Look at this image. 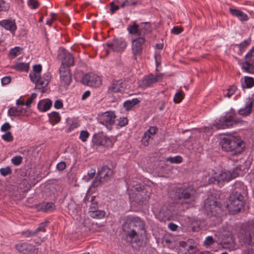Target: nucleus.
Instances as JSON below:
<instances>
[{"mask_svg":"<svg viewBox=\"0 0 254 254\" xmlns=\"http://www.w3.org/2000/svg\"><path fill=\"white\" fill-rule=\"evenodd\" d=\"M41 64L34 65L33 67V71L29 74V77L31 81L35 83V89L39 90L42 93H44L46 91L45 87L48 85L51 78V75L49 72H47L41 76Z\"/></svg>","mask_w":254,"mask_h":254,"instance_id":"nucleus-2","label":"nucleus"},{"mask_svg":"<svg viewBox=\"0 0 254 254\" xmlns=\"http://www.w3.org/2000/svg\"><path fill=\"white\" fill-rule=\"evenodd\" d=\"M244 79L245 86L243 84H242V87L243 88H250L252 87L254 85V78H253V77L245 76Z\"/></svg>","mask_w":254,"mask_h":254,"instance_id":"nucleus-35","label":"nucleus"},{"mask_svg":"<svg viewBox=\"0 0 254 254\" xmlns=\"http://www.w3.org/2000/svg\"><path fill=\"white\" fill-rule=\"evenodd\" d=\"M111 6V12L112 13H114L115 11L119 9L120 6L118 5H115L114 1H112L110 3Z\"/></svg>","mask_w":254,"mask_h":254,"instance_id":"nucleus-57","label":"nucleus"},{"mask_svg":"<svg viewBox=\"0 0 254 254\" xmlns=\"http://www.w3.org/2000/svg\"><path fill=\"white\" fill-rule=\"evenodd\" d=\"M79 126V124L78 122L75 121L73 122L69 126L68 128H67V132H69L71 130H73V129L76 128L77 127Z\"/></svg>","mask_w":254,"mask_h":254,"instance_id":"nucleus-58","label":"nucleus"},{"mask_svg":"<svg viewBox=\"0 0 254 254\" xmlns=\"http://www.w3.org/2000/svg\"><path fill=\"white\" fill-rule=\"evenodd\" d=\"M51 123L54 125L60 122L61 118L58 112H54L49 115Z\"/></svg>","mask_w":254,"mask_h":254,"instance_id":"nucleus-33","label":"nucleus"},{"mask_svg":"<svg viewBox=\"0 0 254 254\" xmlns=\"http://www.w3.org/2000/svg\"><path fill=\"white\" fill-rule=\"evenodd\" d=\"M234 178L231 171H228L222 172L217 176V178L216 177L210 178L209 181L210 183H214L215 181L219 183L222 181L228 182Z\"/></svg>","mask_w":254,"mask_h":254,"instance_id":"nucleus-20","label":"nucleus"},{"mask_svg":"<svg viewBox=\"0 0 254 254\" xmlns=\"http://www.w3.org/2000/svg\"><path fill=\"white\" fill-rule=\"evenodd\" d=\"M138 1L139 0H123L122 1L117 0V2L120 4L121 7L124 8L126 6L136 5Z\"/></svg>","mask_w":254,"mask_h":254,"instance_id":"nucleus-28","label":"nucleus"},{"mask_svg":"<svg viewBox=\"0 0 254 254\" xmlns=\"http://www.w3.org/2000/svg\"><path fill=\"white\" fill-rule=\"evenodd\" d=\"M150 138V136L147 132H145L142 138L141 141L144 146H147L149 144V140Z\"/></svg>","mask_w":254,"mask_h":254,"instance_id":"nucleus-46","label":"nucleus"},{"mask_svg":"<svg viewBox=\"0 0 254 254\" xmlns=\"http://www.w3.org/2000/svg\"><path fill=\"white\" fill-rule=\"evenodd\" d=\"M47 226V223H42L40 224V226L35 231L34 233H38L40 231H45V227Z\"/></svg>","mask_w":254,"mask_h":254,"instance_id":"nucleus-54","label":"nucleus"},{"mask_svg":"<svg viewBox=\"0 0 254 254\" xmlns=\"http://www.w3.org/2000/svg\"><path fill=\"white\" fill-rule=\"evenodd\" d=\"M102 134H95L92 138V142L94 144L97 146H101V143L102 139Z\"/></svg>","mask_w":254,"mask_h":254,"instance_id":"nucleus-39","label":"nucleus"},{"mask_svg":"<svg viewBox=\"0 0 254 254\" xmlns=\"http://www.w3.org/2000/svg\"><path fill=\"white\" fill-rule=\"evenodd\" d=\"M113 171L107 166H103L101 169L98 172L97 176L93 182L91 187L96 188L101 183L110 180L113 175Z\"/></svg>","mask_w":254,"mask_h":254,"instance_id":"nucleus-10","label":"nucleus"},{"mask_svg":"<svg viewBox=\"0 0 254 254\" xmlns=\"http://www.w3.org/2000/svg\"><path fill=\"white\" fill-rule=\"evenodd\" d=\"M187 250L189 253V254H192L195 252L196 248L194 246L188 244Z\"/></svg>","mask_w":254,"mask_h":254,"instance_id":"nucleus-61","label":"nucleus"},{"mask_svg":"<svg viewBox=\"0 0 254 254\" xmlns=\"http://www.w3.org/2000/svg\"><path fill=\"white\" fill-rule=\"evenodd\" d=\"M28 4L33 9L37 8L39 6V2L37 0H28Z\"/></svg>","mask_w":254,"mask_h":254,"instance_id":"nucleus-49","label":"nucleus"},{"mask_svg":"<svg viewBox=\"0 0 254 254\" xmlns=\"http://www.w3.org/2000/svg\"><path fill=\"white\" fill-rule=\"evenodd\" d=\"M238 237L241 245L247 248L249 254H254V227L242 231Z\"/></svg>","mask_w":254,"mask_h":254,"instance_id":"nucleus-6","label":"nucleus"},{"mask_svg":"<svg viewBox=\"0 0 254 254\" xmlns=\"http://www.w3.org/2000/svg\"><path fill=\"white\" fill-rule=\"evenodd\" d=\"M145 42L143 37H138L132 41V51L134 55H140L142 51V45Z\"/></svg>","mask_w":254,"mask_h":254,"instance_id":"nucleus-17","label":"nucleus"},{"mask_svg":"<svg viewBox=\"0 0 254 254\" xmlns=\"http://www.w3.org/2000/svg\"><path fill=\"white\" fill-rule=\"evenodd\" d=\"M184 97V94L182 91H179L176 93L174 98V101L176 103H179L181 102Z\"/></svg>","mask_w":254,"mask_h":254,"instance_id":"nucleus-40","label":"nucleus"},{"mask_svg":"<svg viewBox=\"0 0 254 254\" xmlns=\"http://www.w3.org/2000/svg\"><path fill=\"white\" fill-rule=\"evenodd\" d=\"M60 83L61 86L66 87L71 81V74L69 68L65 66H61L59 69Z\"/></svg>","mask_w":254,"mask_h":254,"instance_id":"nucleus-13","label":"nucleus"},{"mask_svg":"<svg viewBox=\"0 0 254 254\" xmlns=\"http://www.w3.org/2000/svg\"><path fill=\"white\" fill-rule=\"evenodd\" d=\"M157 130V128L156 127H151L147 130L146 132H147L149 135H154L156 133Z\"/></svg>","mask_w":254,"mask_h":254,"instance_id":"nucleus-62","label":"nucleus"},{"mask_svg":"<svg viewBox=\"0 0 254 254\" xmlns=\"http://www.w3.org/2000/svg\"><path fill=\"white\" fill-rule=\"evenodd\" d=\"M22 160V157L20 156H16L12 158L11 162L15 165H19L21 164Z\"/></svg>","mask_w":254,"mask_h":254,"instance_id":"nucleus-47","label":"nucleus"},{"mask_svg":"<svg viewBox=\"0 0 254 254\" xmlns=\"http://www.w3.org/2000/svg\"><path fill=\"white\" fill-rule=\"evenodd\" d=\"M251 39L249 38L246 40H245L243 42L239 45L240 49L241 51L244 50L251 43Z\"/></svg>","mask_w":254,"mask_h":254,"instance_id":"nucleus-51","label":"nucleus"},{"mask_svg":"<svg viewBox=\"0 0 254 254\" xmlns=\"http://www.w3.org/2000/svg\"><path fill=\"white\" fill-rule=\"evenodd\" d=\"M183 31V28L179 27L178 26H174L172 29V33L176 35H178L181 33Z\"/></svg>","mask_w":254,"mask_h":254,"instance_id":"nucleus-55","label":"nucleus"},{"mask_svg":"<svg viewBox=\"0 0 254 254\" xmlns=\"http://www.w3.org/2000/svg\"><path fill=\"white\" fill-rule=\"evenodd\" d=\"M126 46V42L122 39H115L112 41L105 44V47H107L106 51L107 54L110 50L115 52L123 51Z\"/></svg>","mask_w":254,"mask_h":254,"instance_id":"nucleus-12","label":"nucleus"},{"mask_svg":"<svg viewBox=\"0 0 254 254\" xmlns=\"http://www.w3.org/2000/svg\"><path fill=\"white\" fill-rule=\"evenodd\" d=\"M63 104L61 100H57L54 103V107L56 109H61L63 107Z\"/></svg>","mask_w":254,"mask_h":254,"instance_id":"nucleus-64","label":"nucleus"},{"mask_svg":"<svg viewBox=\"0 0 254 254\" xmlns=\"http://www.w3.org/2000/svg\"><path fill=\"white\" fill-rule=\"evenodd\" d=\"M128 123V120L127 118H120L119 122L118 125L120 127H124L127 125Z\"/></svg>","mask_w":254,"mask_h":254,"instance_id":"nucleus-56","label":"nucleus"},{"mask_svg":"<svg viewBox=\"0 0 254 254\" xmlns=\"http://www.w3.org/2000/svg\"><path fill=\"white\" fill-rule=\"evenodd\" d=\"M15 248L19 253L23 254H31L36 251V249L33 245L25 243L16 244Z\"/></svg>","mask_w":254,"mask_h":254,"instance_id":"nucleus-18","label":"nucleus"},{"mask_svg":"<svg viewBox=\"0 0 254 254\" xmlns=\"http://www.w3.org/2000/svg\"><path fill=\"white\" fill-rule=\"evenodd\" d=\"M0 174L3 176H6L12 173V170L9 167L2 168L0 169Z\"/></svg>","mask_w":254,"mask_h":254,"instance_id":"nucleus-43","label":"nucleus"},{"mask_svg":"<svg viewBox=\"0 0 254 254\" xmlns=\"http://www.w3.org/2000/svg\"><path fill=\"white\" fill-rule=\"evenodd\" d=\"M214 243V240L212 236H208L205 238L204 242L205 246H210Z\"/></svg>","mask_w":254,"mask_h":254,"instance_id":"nucleus-52","label":"nucleus"},{"mask_svg":"<svg viewBox=\"0 0 254 254\" xmlns=\"http://www.w3.org/2000/svg\"><path fill=\"white\" fill-rule=\"evenodd\" d=\"M127 242L131 244L133 249L137 250L144 244L146 237L144 223L139 217L127 220L123 226Z\"/></svg>","mask_w":254,"mask_h":254,"instance_id":"nucleus-1","label":"nucleus"},{"mask_svg":"<svg viewBox=\"0 0 254 254\" xmlns=\"http://www.w3.org/2000/svg\"><path fill=\"white\" fill-rule=\"evenodd\" d=\"M105 212L103 210H100L97 209L95 211L91 212L89 213V216L95 219H101L104 217L105 215Z\"/></svg>","mask_w":254,"mask_h":254,"instance_id":"nucleus-32","label":"nucleus"},{"mask_svg":"<svg viewBox=\"0 0 254 254\" xmlns=\"http://www.w3.org/2000/svg\"><path fill=\"white\" fill-rule=\"evenodd\" d=\"M58 56L62 62L61 66H65L68 68L74 64V58L73 56L67 52L65 49H60Z\"/></svg>","mask_w":254,"mask_h":254,"instance_id":"nucleus-15","label":"nucleus"},{"mask_svg":"<svg viewBox=\"0 0 254 254\" xmlns=\"http://www.w3.org/2000/svg\"><path fill=\"white\" fill-rule=\"evenodd\" d=\"M55 206L52 202L44 203L42 204L41 209L44 212L51 211L55 209Z\"/></svg>","mask_w":254,"mask_h":254,"instance_id":"nucleus-36","label":"nucleus"},{"mask_svg":"<svg viewBox=\"0 0 254 254\" xmlns=\"http://www.w3.org/2000/svg\"><path fill=\"white\" fill-rule=\"evenodd\" d=\"M81 82L84 85L93 87H98L102 84L100 77L92 73L85 74L82 78Z\"/></svg>","mask_w":254,"mask_h":254,"instance_id":"nucleus-11","label":"nucleus"},{"mask_svg":"<svg viewBox=\"0 0 254 254\" xmlns=\"http://www.w3.org/2000/svg\"><path fill=\"white\" fill-rule=\"evenodd\" d=\"M0 25L12 33H13L16 29V25L15 21L9 19H4L0 21Z\"/></svg>","mask_w":254,"mask_h":254,"instance_id":"nucleus-23","label":"nucleus"},{"mask_svg":"<svg viewBox=\"0 0 254 254\" xmlns=\"http://www.w3.org/2000/svg\"><path fill=\"white\" fill-rule=\"evenodd\" d=\"M221 144L223 150L230 152L234 155L241 153L245 147V144L241 138L234 135L223 137Z\"/></svg>","mask_w":254,"mask_h":254,"instance_id":"nucleus-3","label":"nucleus"},{"mask_svg":"<svg viewBox=\"0 0 254 254\" xmlns=\"http://www.w3.org/2000/svg\"><path fill=\"white\" fill-rule=\"evenodd\" d=\"M204 207L207 215L209 217L218 216L222 211L221 204L213 199H206L204 201Z\"/></svg>","mask_w":254,"mask_h":254,"instance_id":"nucleus-8","label":"nucleus"},{"mask_svg":"<svg viewBox=\"0 0 254 254\" xmlns=\"http://www.w3.org/2000/svg\"><path fill=\"white\" fill-rule=\"evenodd\" d=\"M182 158L180 156L168 157L166 160L171 163H180L182 162Z\"/></svg>","mask_w":254,"mask_h":254,"instance_id":"nucleus-41","label":"nucleus"},{"mask_svg":"<svg viewBox=\"0 0 254 254\" xmlns=\"http://www.w3.org/2000/svg\"><path fill=\"white\" fill-rule=\"evenodd\" d=\"M9 8V5L6 3L4 0H1L0 1V11H6Z\"/></svg>","mask_w":254,"mask_h":254,"instance_id":"nucleus-44","label":"nucleus"},{"mask_svg":"<svg viewBox=\"0 0 254 254\" xmlns=\"http://www.w3.org/2000/svg\"><path fill=\"white\" fill-rule=\"evenodd\" d=\"M242 168V166L241 165H239L234 168L233 170L231 171L234 178L239 176H242L243 174V170Z\"/></svg>","mask_w":254,"mask_h":254,"instance_id":"nucleus-37","label":"nucleus"},{"mask_svg":"<svg viewBox=\"0 0 254 254\" xmlns=\"http://www.w3.org/2000/svg\"><path fill=\"white\" fill-rule=\"evenodd\" d=\"M11 81V78L10 77L5 76L4 77H3L1 80V84L2 85H6L8 83H9Z\"/></svg>","mask_w":254,"mask_h":254,"instance_id":"nucleus-63","label":"nucleus"},{"mask_svg":"<svg viewBox=\"0 0 254 254\" xmlns=\"http://www.w3.org/2000/svg\"><path fill=\"white\" fill-rule=\"evenodd\" d=\"M66 167L65 163L64 162H61L57 165V169L59 171L64 170Z\"/></svg>","mask_w":254,"mask_h":254,"instance_id":"nucleus-60","label":"nucleus"},{"mask_svg":"<svg viewBox=\"0 0 254 254\" xmlns=\"http://www.w3.org/2000/svg\"><path fill=\"white\" fill-rule=\"evenodd\" d=\"M29 67V64L24 63H17L13 65V68L19 71H27Z\"/></svg>","mask_w":254,"mask_h":254,"instance_id":"nucleus-29","label":"nucleus"},{"mask_svg":"<svg viewBox=\"0 0 254 254\" xmlns=\"http://www.w3.org/2000/svg\"><path fill=\"white\" fill-rule=\"evenodd\" d=\"M2 138L7 142H11L13 140V137L10 131H7L4 134L2 135Z\"/></svg>","mask_w":254,"mask_h":254,"instance_id":"nucleus-45","label":"nucleus"},{"mask_svg":"<svg viewBox=\"0 0 254 254\" xmlns=\"http://www.w3.org/2000/svg\"><path fill=\"white\" fill-rule=\"evenodd\" d=\"M116 115L112 111H108L104 113L100 117V123L109 129H112V126L115 121Z\"/></svg>","mask_w":254,"mask_h":254,"instance_id":"nucleus-14","label":"nucleus"},{"mask_svg":"<svg viewBox=\"0 0 254 254\" xmlns=\"http://www.w3.org/2000/svg\"><path fill=\"white\" fill-rule=\"evenodd\" d=\"M26 111L24 109H17L15 107H11L8 112V115L10 117L24 116L26 115Z\"/></svg>","mask_w":254,"mask_h":254,"instance_id":"nucleus-25","label":"nucleus"},{"mask_svg":"<svg viewBox=\"0 0 254 254\" xmlns=\"http://www.w3.org/2000/svg\"><path fill=\"white\" fill-rule=\"evenodd\" d=\"M95 196H92L90 201L89 202V213L95 211L98 208V201L95 200Z\"/></svg>","mask_w":254,"mask_h":254,"instance_id":"nucleus-31","label":"nucleus"},{"mask_svg":"<svg viewBox=\"0 0 254 254\" xmlns=\"http://www.w3.org/2000/svg\"><path fill=\"white\" fill-rule=\"evenodd\" d=\"M163 76V74L162 73H160L155 76L152 74L145 76L142 80L143 85L145 87L150 86L152 84L161 80Z\"/></svg>","mask_w":254,"mask_h":254,"instance_id":"nucleus-19","label":"nucleus"},{"mask_svg":"<svg viewBox=\"0 0 254 254\" xmlns=\"http://www.w3.org/2000/svg\"><path fill=\"white\" fill-rule=\"evenodd\" d=\"M89 136V133L86 131V130H82L81 132H80V139H81V140L83 141V142H85L87 140V138Z\"/></svg>","mask_w":254,"mask_h":254,"instance_id":"nucleus-50","label":"nucleus"},{"mask_svg":"<svg viewBox=\"0 0 254 254\" xmlns=\"http://www.w3.org/2000/svg\"><path fill=\"white\" fill-rule=\"evenodd\" d=\"M11 127L10 125L8 123H4L1 127V130L2 131H8Z\"/></svg>","mask_w":254,"mask_h":254,"instance_id":"nucleus-59","label":"nucleus"},{"mask_svg":"<svg viewBox=\"0 0 254 254\" xmlns=\"http://www.w3.org/2000/svg\"><path fill=\"white\" fill-rule=\"evenodd\" d=\"M244 205L243 196L237 191L232 193L227 199V207L229 211L233 214L239 212Z\"/></svg>","mask_w":254,"mask_h":254,"instance_id":"nucleus-5","label":"nucleus"},{"mask_svg":"<svg viewBox=\"0 0 254 254\" xmlns=\"http://www.w3.org/2000/svg\"><path fill=\"white\" fill-rule=\"evenodd\" d=\"M242 68L246 72L250 73H254V66L250 61H246L242 64Z\"/></svg>","mask_w":254,"mask_h":254,"instance_id":"nucleus-34","label":"nucleus"},{"mask_svg":"<svg viewBox=\"0 0 254 254\" xmlns=\"http://www.w3.org/2000/svg\"><path fill=\"white\" fill-rule=\"evenodd\" d=\"M229 12L233 16L238 17L241 21H247L248 19L247 15L240 10L230 8Z\"/></svg>","mask_w":254,"mask_h":254,"instance_id":"nucleus-26","label":"nucleus"},{"mask_svg":"<svg viewBox=\"0 0 254 254\" xmlns=\"http://www.w3.org/2000/svg\"><path fill=\"white\" fill-rule=\"evenodd\" d=\"M67 208L68 213L72 216L78 215V212L80 209V207L75 203L72 199H70L67 203Z\"/></svg>","mask_w":254,"mask_h":254,"instance_id":"nucleus-24","label":"nucleus"},{"mask_svg":"<svg viewBox=\"0 0 254 254\" xmlns=\"http://www.w3.org/2000/svg\"><path fill=\"white\" fill-rule=\"evenodd\" d=\"M21 48L19 47H15V48L10 50L9 55L15 58L17 56V53L20 52Z\"/></svg>","mask_w":254,"mask_h":254,"instance_id":"nucleus-48","label":"nucleus"},{"mask_svg":"<svg viewBox=\"0 0 254 254\" xmlns=\"http://www.w3.org/2000/svg\"><path fill=\"white\" fill-rule=\"evenodd\" d=\"M37 94L33 93L31 94V97L26 101L25 103L26 106L28 107L30 106L31 103L33 102L34 99L36 97Z\"/></svg>","mask_w":254,"mask_h":254,"instance_id":"nucleus-53","label":"nucleus"},{"mask_svg":"<svg viewBox=\"0 0 254 254\" xmlns=\"http://www.w3.org/2000/svg\"><path fill=\"white\" fill-rule=\"evenodd\" d=\"M177 198L182 200V204L191 205L197 197L196 189L191 185H185L178 188L175 191Z\"/></svg>","mask_w":254,"mask_h":254,"instance_id":"nucleus-4","label":"nucleus"},{"mask_svg":"<svg viewBox=\"0 0 254 254\" xmlns=\"http://www.w3.org/2000/svg\"><path fill=\"white\" fill-rule=\"evenodd\" d=\"M113 143L111 139L108 137L103 135L101 143V146L106 147H112Z\"/></svg>","mask_w":254,"mask_h":254,"instance_id":"nucleus-38","label":"nucleus"},{"mask_svg":"<svg viewBox=\"0 0 254 254\" xmlns=\"http://www.w3.org/2000/svg\"><path fill=\"white\" fill-rule=\"evenodd\" d=\"M151 26L148 22L141 23L137 25L134 22L132 25H128L127 30L129 34L136 35L138 37H143L150 33Z\"/></svg>","mask_w":254,"mask_h":254,"instance_id":"nucleus-9","label":"nucleus"},{"mask_svg":"<svg viewBox=\"0 0 254 254\" xmlns=\"http://www.w3.org/2000/svg\"><path fill=\"white\" fill-rule=\"evenodd\" d=\"M52 102L51 100L47 101L41 100L38 104V109L42 112H46L52 106Z\"/></svg>","mask_w":254,"mask_h":254,"instance_id":"nucleus-27","label":"nucleus"},{"mask_svg":"<svg viewBox=\"0 0 254 254\" xmlns=\"http://www.w3.org/2000/svg\"><path fill=\"white\" fill-rule=\"evenodd\" d=\"M254 103V100L253 98H248L246 103L245 107L239 110V114L243 116H247L250 114Z\"/></svg>","mask_w":254,"mask_h":254,"instance_id":"nucleus-22","label":"nucleus"},{"mask_svg":"<svg viewBox=\"0 0 254 254\" xmlns=\"http://www.w3.org/2000/svg\"><path fill=\"white\" fill-rule=\"evenodd\" d=\"M124 84L121 80H114L109 86L108 90L109 93L120 92L123 90Z\"/></svg>","mask_w":254,"mask_h":254,"instance_id":"nucleus-21","label":"nucleus"},{"mask_svg":"<svg viewBox=\"0 0 254 254\" xmlns=\"http://www.w3.org/2000/svg\"><path fill=\"white\" fill-rule=\"evenodd\" d=\"M239 122L235 118V115L227 113L225 116L221 117L218 120H216L213 126L217 129H225L232 127Z\"/></svg>","mask_w":254,"mask_h":254,"instance_id":"nucleus-7","label":"nucleus"},{"mask_svg":"<svg viewBox=\"0 0 254 254\" xmlns=\"http://www.w3.org/2000/svg\"><path fill=\"white\" fill-rule=\"evenodd\" d=\"M237 88L235 85H231L230 86L229 88L227 90V93L226 95H225V97H227L228 98L231 97L237 90Z\"/></svg>","mask_w":254,"mask_h":254,"instance_id":"nucleus-42","label":"nucleus"},{"mask_svg":"<svg viewBox=\"0 0 254 254\" xmlns=\"http://www.w3.org/2000/svg\"><path fill=\"white\" fill-rule=\"evenodd\" d=\"M139 103V100L137 98H134L131 100H127L124 103V107L127 110H129Z\"/></svg>","mask_w":254,"mask_h":254,"instance_id":"nucleus-30","label":"nucleus"},{"mask_svg":"<svg viewBox=\"0 0 254 254\" xmlns=\"http://www.w3.org/2000/svg\"><path fill=\"white\" fill-rule=\"evenodd\" d=\"M135 201L140 202H143L146 201L150 196V193L147 192L146 190L140 185H136L134 187Z\"/></svg>","mask_w":254,"mask_h":254,"instance_id":"nucleus-16","label":"nucleus"}]
</instances>
